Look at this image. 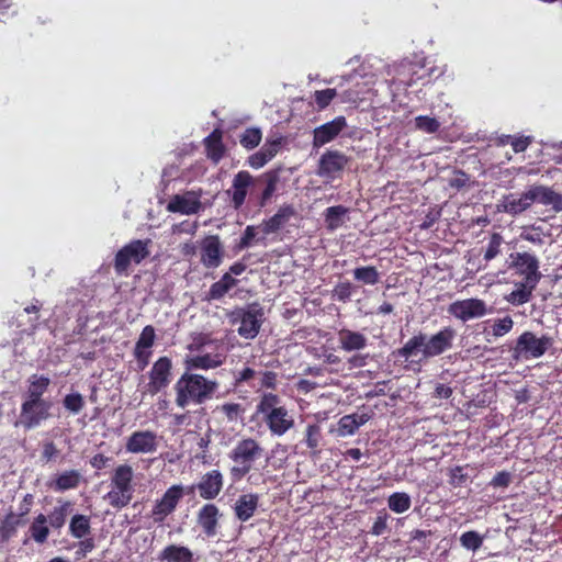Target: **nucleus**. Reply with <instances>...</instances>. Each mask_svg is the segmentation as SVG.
Segmentation results:
<instances>
[{
    "label": "nucleus",
    "instance_id": "1",
    "mask_svg": "<svg viewBox=\"0 0 562 562\" xmlns=\"http://www.w3.org/2000/svg\"><path fill=\"white\" fill-rule=\"evenodd\" d=\"M218 386L217 380L184 370L173 385L175 403L180 408L202 405L214 396Z\"/></svg>",
    "mask_w": 562,
    "mask_h": 562
},
{
    "label": "nucleus",
    "instance_id": "2",
    "mask_svg": "<svg viewBox=\"0 0 562 562\" xmlns=\"http://www.w3.org/2000/svg\"><path fill=\"white\" fill-rule=\"evenodd\" d=\"M456 337V330L446 326L438 333L427 336L426 334L418 333L411 337L402 348L396 350V355L408 361L422 353V359H430L442 355L452 348Z\"/></svg>",
    "mask_w": 562,
    "mask_h": 562
},
{
    "label": "nucleus",
    "instance_id": "3",
    "mask_svg": "<svg viewBox=\"0 0 562 562\" xmlns=\"http://www.w3.org/2000/svg\"><path fill=\"white\" fill-rule=\"evenodd\" d=\"M281 397L273 392H262L256 405V415L272 436L281 437L294 427V418L289 409L281 405Z\"/></svg>",
    "mask_w": 562,
    "mask_h": 562
},
{
    "label": "nucleus",
    "instance_id": "4",
    "mask_svg": "<svg viewBox=\"0 0 562 562\" xmlns=\"http://www.w3.org/2000/svg\"><path fill=\"white\" fill-rule=\"evenodd\" d=\"M138 476L128 465L117 467L111 477V491L104 496L108 503L115 507H125L133 498L138 485Z\"/></svg>",
    "mask_w": 562,
    "mask_h": 562
},
{
    "label": "nucleus",
    "instance_id": "5",
    "mask_svg": "<svg viewBox=\"0 0 562 562\" xmlns=\"http://www.w3.org/2000/svg\"><path fill=\"white\" fill-rule=\"evenodd\" d=\"M263 319V310L258 303L237 307L229 314V321L233 325L239 323L237 329L239 336L246 339H254L261 328Z\"/></svg>",
    "mask_w": 562,
    "mask_h": 562
},
{
    "label": "nucleus",
    "instance_id": "6",
    "mask_svg": "<svg viewBox=\"0 0 562 562\" xmlns=\"http://www.w3.org/2000/svg\"><path fill=\"white\" fill-rule=\"evenodd\" d=\"M553 345V338L549 335L537 337L532 331H524L512 349L514 360L536 359L542 357Z\"/></svg>",
    "mask_w": 562,
    "mask_h": 562
},
{
    "label": "nucleus",
    "instance_id": "7",
    "mask_svg": "<svg viewBox=\"0 0 562 562\" xmlns=\"http://www.w3.org/2000/svg\"><path fill=\"white\" fill-rule=\"evenodd\" d=\"M150 239H135L122 247L114 258V270L116 274H126L131 262L140 263L149 256L148 246Z\"/></svg>",
    "mask_w": 562,
    "mask_h": 562
},
{
    "label": "nucleus",
    "instance_id": "8",
    "mask_svg": "<svg viewBox=\"0 0 562 562\" xmlns=\"http://www.w3.org/2000/svg\"><path fill=\"white\" fill-rule=\"evenodd\" d=\"M52 402H30L23 401L15 427H22L24 430H31L38 427L42 422L50 417Z\"/></svg>",
    "mask_w": 562,
    "mask_h": 562
},
{
    "label": "nucleus",
    "instance_id": "9",
    "mask_svg": "<svg viewBox=\"0 0 562 562\" xmlns=\"http://www.w3.org/2000/svg\"><path fill=\"white\" fill-rule=\"evenodd\" d=\"M172 380V360L162 356L159 357L148 372V383L146 384V393L157 395L168 387Z\"/></svg>",
    "mask_w": 562,
    "mask_h": 562
},
{
    "label": "nucleus",
    "instance_id": "10",
    "mask_svg": "<svg viewBox=\"0 0 562 562\" xmlns=\"http://www.w3.org/2000/svg\"><path fill=\"white\" fill-rule=\"evenodd\" d=\"M350 158L339 150H326L319 158L316 173L329 180L340 177Z\"/></svg>",
    "mask_w": 562,
    "mask_h": 562
},
{
    "label": "nucleus",
    "instance_id": "11",
    "mask_svg": "<svg viewBox=\"0 0 562 562\" xmlns=\"http://www.w3.org/2000/svg\"><path fill=\"white\" fill-rule=\"evenodd\" d=\"M510 267L516 273L524 277V281L529 283H539L541 272L539 271V260L529 252H513L509 256Z\"/></svg>",
    "mask_w": 562,
    "mask_h": 562
},
{
    "label": "nucleus",
    "instance_id": "12",
    "mask_svg": "<svg viewBox=\"0 0 562 562\" xmlns=\"http://www.w3.org/2000/svg\"><path fill=\"white\" fill-rule=\"evenodd\" d=\"M448 313L462 322H467L484 316L487 313V308L483 300L465 299L452 302L448 306Z\"/></svg>",
    "mask_w": 562,
    "mask_h": 562
},
{
    "label": "nucleus",
    "instance_id": "13",
    "mask_svg": "<svg viewBox=\"0 0 562 562\" xmlns=\"http://www.w3.org/2000/svg\"><path fill=\"white\" fill-rule=\"evenodd\" d=\"M286 139L282 135L267 137L262 147L248 157V165L254 169H259L272 160L285 145Z\"/></svg>",
    "mask_w": 562,
    "mask_h": 562
},
{
    "label": "nucleus",
    "instance_id": "14",
    "mask_svg": "<svg viewBox=\"0 0 562 562\" xmlns=\"http://www.w3.org/2000/svg\"><path fill=\"white\" fill-rule=\"evenodd\" d=\"M201 263L207 269L221 266L224 257V248L218 235H207L201 240Z\"/></svg>",
    "mask_w": 562,
    "mask_h": 562
},
{
    "label": "nucleus",
    "instance_id": "15",
    "mask_svg": "<svg viewBox=\"0 0 562 562\" xmlns=\"http://www.w3.org/2000/svg\"><path fill=\"white\" fill-rule=\"evenodd\" d=\"M155 339V328L151 325H146L138 337L133 351L139 370H144L149 364Z\"/></svg>",
    "mask_w": 562,
    "mask_h": 562
},
{
    "label": "nucleus",
    "instance_id": "16",
    "mask_svg": "<svg viewBox=\"0 0 562 562\" xmlns=\"http://www.w3.org/2000/svg\"><path fill=\"white\" fill-rule=\"evenodd\" d=\"M159 446V438L150 430L134 431L127 439L125 448L130 453H154Z\"/></svg>",
    "mask_w": 562,
    "mask_h": 562
},
{
    "label": "nucleus",
    "instance_id": "17",
    "mask_svg": "<svg viewBox=\"0 0 562 562\" xmlns=\"http://www.w3.org/2000/svg\"><path fill=\"white\" fill-rule=\"evenodd\" d=\"M346 127L347 120L342 115L336 116L330 122L317 126L313 131V148H321L333 142Z\"/></svg>",
    "mask_w": 562,
    "mask_h": 562
},
{
    "label": "nucleus",
    "instance_id": "18",
    "mask_svg": "<svg viewBox=\"0 0 562 562\" xmlns=\"http://www.w3.org/2000/svg\"><path fill=\"white\" fill-rule=\"evenodd\" d=\"M226 357L222 353H199L187 355L183 359V368L187 371H209L221 367L225 362Z\"/></svg>",
    "mask_w": 562,
    "mask_h": 562
},
{
    "label": "nucleus",
    "instance_id": "19",
    "mask_svg": "<svg viewBox=\"0 0 562 562\" xmlns=\"http://www.w3.org/2000/svg\"><path fill=\"white\" fill-rule=\"evenodd\" d=\"M372 416V411H361L344 415L337 423L336 432L339 437L352 436L361 426L367 424Z\"/></svg>",
    "mask_w": 562,
    "mask_h": 562
},
{
    "label": "nucleus",
    "instance_id": "20",
    "mask_svg": "<svg viewBox=\"0 0 562 562\" xmlns=\"http://www.w3.org/2000/svg\"><path fill=\"white\" fill-rule=\"evenodd\" d=\"M200 209V199L193 191H187L184 194H176L167 204L168 212L187 215L195 214Z\"/></svg>",
    "mask_w": 562,
    "mask_h": 562
},
{
    "label": "nucleus",
    "instance_id": "21",
    "mask_svg": "<svg viewBox=\"0 0 562 562\" xmlns=\"http://www.w3.org/2000/svg\"><path fill=\"white\" fill-rule=\"evenodd\" d=\"M295 215L296 211L292 204L281 205L274 215L261 223L260 227L263 235L267 236L279 232Z\"/></svg>",
    "mask_w": 562,
    "mask_h": 562
},
{
    "label": "nucleus",
    "instance_id": "22",
    "mask_svg": "<svg viewBox=\"0 0 562 562\" xmlns=\"http://www.w3.org/2000/svg\"><path fill=\"white\" fill-rule=\"evenodd\" d=\"M182 497V487L173 485L167 490L160 501L157 502L153 515L156 520H164L177 506Z\"/></svg>",
    "mask_w": 562,
    "mask_h": 562
},
{
    "label": "nucleus",
    "instance_id": "23",
    "mask_svg": "<svg viewBox=\"0 0 562 562\" xmlns=\"http://www.w3.org/2000/svg\"><path fill=\"white\" fill-rule=\"evenodd\" d=\"M252 183L254 177L246 170H241L234 176L231 204L236 211H238L244 205L248 193V188Z\"/></svg>",
    "mask_w": 562,
    "mask_h": 562
},
{
    "label": "nucleus",
    "instance_id": "24",
    "mask_svg": "<svg viewBox=\"0 0 562 562\" xmlns=\"http://www.w3.org/2000/svg\"><path fill=\"white\" fill-rule=\"evenodd\" d=\"M339 347L347 352L362 350L368 346V338L360 331L341 328L338 331Z\"/></svg>",
    "mask_w": 562,
    "mask_h": 562
},
{
    "label": "nucleus",
    "instance_id": "25",
    "mask_svg": "<svg viewBox=\"0 0 562 562\" xmlns=\"http://www.w3.org/2000/svg\"><path fill=\"white\" fill-rule=\"evenodd\" d=\"M206 157L214 164H218L225 155L226 148L223 144V133L215 128L204 138Z\"/></svg>",
    "mask_w": 562,
    "mask_h": 562
},
{
    "label": "nucleus",
    "instance_id": "26",
    "mask_svg": "<svg viewBox=\"0 0 562 562\" xmlns=\"http://www.w3.org/2000/svg\"><path fill=\"white\" fill-rule=\"evenodd\" d=\"M50 385V379L46 375L32 374L29 378V387L24 401L30 402H50L43 398Z\"/></svg>",
    "mask_w": 562,
    "mask_h": 562
},
{
    "label": "nucleus",
    "instance_id": "27",
    "mask_svg": "<svg viewBox=\"0 0 562 562\" xmlns=\"http://www.w3.org/2000/svg\"><path fill=\"white\" fill-rule=\"evenodd\" d=\"M532 202H539L543 205H552V207L560 212L562 211V194L553 191L551 188L543 186L532 187L530 190Z\"/></svg>",
    "mask_w": 562,
    "mask_h": 562
},
{
    "label": "nucleus",
    "instance_id": "28",
    "mask_svg": "<svg viewBox=\"0 0 562 562\" xmlns=\"http://www.w3.org/2000/svg\"><path fill=\"white\" fill-rule=\"evenodd\" d=\"M222 485V475L218 471L214 470L202 477L198 488L201 497L212 499L218 495Z\"/></svg>",
    "mask_w": 562,
    "mask_h": 562
},
{
    "label": "nucleus",
    "instance_id": "29",
    "mask_svg": "<svg viewBox=\"0 0 562 562\" xmlns=\"http://www.w3.org/2000/svg\"><path fill=\"white\" fill-rule=\"evenodd\" d=\"M532 196L530 191L521 194H508L504 198V211L512 215H517L526 211L532 204Z\"/></svg>",
    "mask_w": 562,
    "mask_h": 562
},
{
    "label": "nucleus",
    "instance_id": "30",
    "mask_svg": "<svg viewBox=\"0 0 562 562\" xmlns=\"http://www.w3.org/2000/svg\"><path fill=\"white\" fill-rule=\"evenodd\" d=\"M161 562H195L192 551L183 546H167L159 554Z\"/></svg>",
    "mask_w": 562,
    "mask_h": 562
},
{
    "label": "nucleus",
    "instance_id": "31",
    "mask_svg": "<svg viewBox=\"0 0 562 562\" xmlns=\"http://www.w3.org/2000/svg\"><path fill=\"white\" fill-rule=\"evenodd\" d=\"M349 209L344 205H335L327 207L323 215L327 231L335 232L341 227L347 218Z\"/></svg>",
    "mask_w": 562,
    "mask_h": 562
},
{
    "label": "nucleus",
    "instance_id": "32",
    "mask_svg": "<svg viewBox=\"0 0 562 562\" xmlns=\"http://www.w3.org/2000/svg\"><path fill=\"white\" fill-rule=\"evenodd\" d=\"M238 284V280L231 276V273H224L222 278L214 282L207 293L206 299L209 301L212 300H221L233 288Z\"/></svg>",
    "mask_w": 562,
    "mask_h": 562
},
{
    "label": "nucleus",
    "instance_id": "33",
    "mask_svg": "<svg viewBox=\"0 0 562 562\" xmlns=\"http://www.w3.org/2000/svg\"><path fill=\"white\" fill-rule=\"evenodd\" d=\"M218 509L213 504H207L202 507L199 513V524L207 536L215 535L217 525Z\"/></svg>",
    "mask_w": 562,
    "mask_h": 562
},
{
    "label": "nucleus",
    "instance_id": "34",
    "mask_svg": "<svg viewBox=\"0 0 562 562\" xmlns=\"http://www.w3.org/2000/svg\"><path fill=\"white\" fill-rule=\"evenodd\" d=\"M258 506V496L246 494L240 496L235 505V513L239 520L246 521L255 514Z\"/></svg>",
    "mask_w": 562,
    "mask_h": 562
},
{
    "label": "nucleus",
    "instance_id": "35",
    "mask_svg": "<svg viewBox=\"0 0 562 562\" xmlns=\"http://www.w3.org/2000/svg\"><path fill=\"white\" fill-rule=\"evenodd\" d=\"M214 412L221 415L228 423H236L243 420L246 408L240 403L226 402L217 405Z\"/></svg>",
    "mask_w": 562,
    "mask_h": 562
},
{
    "label": "nucleus",
    "instance_id": "36",
    "mask_svg": "<svg viewBox=\"0 0 562 562\" xmlns=\"http://www.w3.org/2000/svg\"><path fill=\"white\" fill-rule=\"evenodd\" d=\"M536 288L537 283L519 282L516 284V289L513 290L506 299L513 305H522L531 300L532 292Z\"/></svg>",
    "mask_w": 562,
    "mask_h": 562
},
{
    "label": "nucleus",
    "instance_id": "37",
    "mask_svg": "<svg viewBox=\"0 0 562 562\" xmlns=\"http://www.w3.org/2000/svg\"><path fill=\"white\" fill-rule=\"evenodd\" d=\"M353 278L362 284L375 285L380 281V273L374 266H364L353 270Z\"/></svg>",
    "mask_w": 562,
    "mask_h": 562
},
{
    "label": "nucleus",
    "instance_id": "38",
    "mask_svg": "<svg viewBox=\"0 0 562 562\" xmlns=\"http://www.w3.org/2000/svg\"><path fill=\"white\" fill-rule=\"evenodd\" d=\"M263 181L266 183L265 189L261 193L259 205L265 206L267 202L272 198L277 191V184L279 182L278 171H268L263 175Z\"/></svg>",
    "mask_w": 562,
    "mask_h": 562
},
{
    "label": "nucleus",
    "instance_id": "39",
    "mask_svg": "<svg viewBox=\"0 0 562 562\" xmlns=\"http://www.w3.org/2000/svg\"><path fill=\"white\" fill-rule=\"evenodd\" d=\"M262 139V132L259 127H248L239 135L240 145L247 149H255Z\"/></svg>",
    "mask_w": 562,
    "mask_h": 562
},
{
    "label": "nucleus",
    "instance_id": "40",
    "mask_svg": "<svg viewBox=\"0 0 562 562\" xmlns=\"http://www.w3.org/2000/svg\"><path fill=\"white\" fill-rule=\"evenodd\" d=\"M31 533L36 542L43 543L46 541L49 530L47 527V517L45 515L41 514L35 518L31 526Z\"/></svg>",
    "mask_w": 562,
    "mask_h": 562
},
{
    "label": "nucleus",
    "instance_id": "41",
    "mask_svg": "<svg viewBox=\"0 0 562 562\" xmlns=\"http://www.w3.org/2000/svg\"><path fill=\"white\" fill-rule=\"evenodd\" d=\"M262 451L259 443L254 439L241 440L234 449L233 457H256Z\"/></svg>",
    "mask_w": 562,
    "mask_h": 562
},
{
    "label": "nucleus",
    "instance_id": "42",
    "mask_svg": "<svg viewBox=\"0 0 562 562\" xmlns=\"http://www.w3.org/2000/svg\"><path fill=\"white\" fill-rule=\"evenodd\" d=\"M261 228L260 226H255V225H248L244 233H243V236L240 237L239 241L235 245V250L236 251H240V250H244L248 247H250L255 241H261L265 239L266 236L261 237V238H257V231Z\"/></svg>",
    "mask_w": 562,
    "mask_h": 562
},
{
    "label": "nucleus",
    "instance_id": "43",
    "mask_svg": "<svg viewBox=\"0 0 562 562\" xmlns=\"http://www.w3.org/2000/svg\"><path fill=\"white\" fill-rule=\"evenodd\" d=\"M70 533L75 538H82L87 536L90 531V522L89 518L83 515H76L71 518L70 525H69Z\"/></svg>",
    "mask_w": 562,
    "mask_h": 562
},
{
    "label": "nucleus",
    "instance_id": "44",
    "mask_svg": "<svg viewBox=\"0 0 562 562\" xmlns=\"http://www.w3.org/2000/svg\"><path fill=\"white\" fill-rule=\"evenodd\" d=\"M323 436L322 429L317 424L307 425L305 431V442L311 448L313 453L319 452L318 448L322 445Z\"/></svg>",
    "mask_w": 562,
    "mask_h": 562
},
{
    "label": "nucleus",
    "instance_id": "45",
    "mask_svg": "<svg viewBox=\"0 0 562 562\" xmlns=\"http://www.w3.org/2000/svg\"><path fill=\"white\" fill-rule=\"evenodd\" d=\"M257 375L259 376L257 392L263 390H277L279 382V374L277 372L266 370L257 372Z\"/></svg>",
    "mask_w": 562,
    "mask_h": 562
},
{
    "label": "nucleus",
    "instance_id": "46",
    "mask_svg": "<svg viewBox=\"0 0 562 562\" xmlns=\"http://www.w3.org/2000/svg\"><path fill=\"white\" fill-rule=\"evenodd\" d=\"M387 503L391 510L402 514L411 507V497L406 493H394L389 497Z\"/></svg>",
    "mask_w": 562,
    "mask_h": 562
},
{
    "label": "nucleus",
    "instance_id": "47",
    "mask_svg": "<svg viewBox=\"0 0 562 562\" xmlns=\"http://www.w3.org/2000/svg\"><path fill=\"white\" fill-rule=\"evenodd\" d=\"M414 122L416 130L427 134H435L440 128V122L428 115H418L415 117Z\"/></svg>",
    "mask_w": 562,
    "mask_h": 562
},
{
    "label": "nucleus",
    "instance_id": "48",
    "mask_svg": "<svg viewBox=\"0 0 562 562\" xmlns=\"http://www.w3.org/2000/svg\"><path fill=\"white\" fill-rule=\"evenodd\" d=\"M504 239L499 233H493L484 251L483 258L485 261H491L501 254Z\"/></svg>",
    "mask_w": 562,
    "mask_h": 562
},
{
    "label": "nucleus",
    "instance_id": "49",
    "mask_svg": "<svg viewBox=\"0 0 562 562\" xmlns=\"http://www.w3.org/2000/svg\"><path fill=\"white\" fill-rule=\"evenodd\" d=\"M63 405L68 412L78 414L85 407V400L80 393H70L64 397Z\"/></svg>",
    "mask_w": 562,
    "mask_h": 562
},
{
    "label": "nucleus",
    "instance_id": "50",
    "mask_svg": "<svg viewBox=\"0 0 562 562\" xmlns=\"http://www.w3.org/2000/svg\"><path fill=\"white\" fill-rule=\"evenodd\" d=\"M337 91L334 88H327L324 90H316L314 92V100L319 111L326 109L331 101L336 98Z\"/></svg>",
    "mask_w": 562,
    "mask_h": 562
},
{
    "label": "nucleus",
    "instance_id": "51",
    "mask_svg": "<svg viewBox=\"0 0 562 562\" xmlns=\"http://www.w3.org/2000/svg\"><path fill=\"white\" fill-rule=\"evenodd\" d=\"M80 475L76 471H68L60 474L56 480V486L58 490L74 488L79 483Z\"/></svg>",
    "mask_w": 562,
    "mask_h": 562
},
{
    "label": "nucleus",
    "instance_id": "52",
    "mask_svg": "<svg viewBox=\"0 0 562 562\" xmlns=\"http://www.w3.org/2000/svg\"><path fill=\"white\" fill-rule=\"evenodd\" d=\"M70 504L65 503L64 505L54 508L49 515V524L54 528H60L66 521V517L69 513Z\"/></svg>",
    "mask_w": 562,
    "mask_h": 562
},
{
    "label": "nucleus",
    "instance_id": "53",
    "mask_svg": "<svg viewBox=\"0 0 562 562\" xmlns=\"http://www.w3.org/2000/svg\"><path fill=\"white\" fill-rule=\"evenodd\" d=\"M353 289L349 281L338 282L333 290V299L339 302H347L350 300Z\"/></svg>",
    "mask_w": 562,
    "mask_h": 562
},
{
    "label": "nucleus",
    "instance_id": "54",
    "mask_svg": "<svg viewBox=\"0 0 562 562\" xmlns=\"http://www.w3.org/2000/svg\"><path fill=\"white\" fill-rule=\"evenodd\" d=\"M514 321L510 316L496 319L492 325V334L495 337H502L513 329Z\"/></svg>",
    "mask_w": 562,
    "mask_h": 562
},
{
    "label": "nucleus",
    "instance_id": "55",
    "mask_svg": "<svg viewBox=\"0 0 562 562\" xmlns=\"http://www.w3.org/2000/svg\"><path fill=\"white\" fill-rule=\"evenodd\" d=\"M257 375V371L250 367H244L234 375V385L240 386L247 383L249 386L255 387V384L250 383L252 379Z\"/></svg>",
    "mask_w": 562,
    "mask_h": 562
},
{
    "label": "nucleus",
    "instance_id": "56",
    "mask_svg": "<svg viewBox=\"0 0 562 562\" xmlns=\"http://www.w3.org/2000/svg\"><path fill=\"white\" fill-rule=\"evenodd\" d=\"M461 544L468 550H477L483 542L482 537L475 531L464 532L460 538Z\"/></svg>",
    "mask_w": 562,
    "mask_h": 562
},
{
    "label": "nucleus",
    "instance_id": "57",
    "mask_svg": "<svg viewBox=\"0 0 562 562\" xmlns=\"http://www.w3.org/2000/svg\"><path fill=\"white\" fill-rule=\"evenodd\" d=\"M16 525L18 518L15 515L9 514L0 527V538L2 541H7L14 533Z\"/></svg>",
    "mask_w": 562,
    "mask_h": 562
},
{
    "label": "nucleus",
    "instance_id": "58",
    "mask_svg": "<svg viewBox=\"0 0 562 562\" xmlns=\"http://www.w3.org/2000/svg\"><path fill=\"white\" fill-rule=\"evenodd\" d=\"M211 336L209 334H196L192 341L188 345V350L190 352H200L203 348L211 342Z\"/></svg>",
    "mask_w": 562,
    "mask_h": 562
},
{
    "label": "nucleus",
    "instance_id": "59",
    "mask_svg": "<svg viewBox=\"0 0 562 562\" xmlns=\"http://www.w3.org/2000/svg\"><path fill=\"white\" fill-rule=\"evenodd\" d=\"M532 136H513L512 147L518 154L525 151L532 143Z\"/></svg>",
    "mask_w": 562,
    "mask_h": 562
},
{
    "label": "nucleus",
    "instance_id": "60",
    "mask_svg": "<svg viewBox=\"0 0 562 562\" xmlns=\"http://www.w3.org/2000/svg\"><path fill=\"white\" fill-rule=\"evenodd\" d=\"M451 395H452V389L449 385L442 384V383H439L436 385L435 391H434V396L436 398L447 400Z\"/></svg>",
    "mask_w": 562,
    "mask_h": 562
},
{
    "label": "nucleus",
    "instance_id": "61",
    "mask_svg": "<svg viewBox=\"0 0 562 562\" xmlns=\"http://www.w3.org/2000/svg\"><path fill=\"white\" fill-rule=\"evenodd\" d=\"M510 482V474L507 472L497 473L492 480V484L495 487H506Z\"/></svg>",
    "mask_w": 562,
    "mask_h": 562
},
{
    "label": "nucleus",
    "instance_id": "62",
    "mask_svg": "<svg viewBox=\"0 0 562 562\" xmlns=\"http://www.w3.org/2000/svg\"><path fill=\"white\" fill-rule=\"evenodd\" d=\"M360 100H361V98H360L359 93L357 91H353V90H346L341 94V101L342 102L357 103Z\"/></svg>",
    "mask_w": 562,
    "mask_h": 562
},
{
    "label": "nucleus",
    "instance_id": "63",
    "mask_svg": "<svg viewBox=\"0 0 562 562\" xmlns=\"http://www.w3.org/2000/svg\"><path fill=\"white\" fill-rule=\"evenodd\" d=\"M246 268H247V266L244 262L237 261L229 267V269L226 273H231L232 277L240 276L241 273L245 272Z\"/></svg>",
    "mask_w": 562,
    "mask_h": 562
},
{
    "label": "nucleus",
    "instance_id": "64",
    "mask_svg": "<svg viewBox=\"0 0 562 562\" xmlns=\"http://www.w3.org/2000/svg\"><path fill=\"white\" fill-rule=\"evenodd\" d=\"M520 237L524 240H527V241H530V243H533V244H542V241H543L539 234L522 233L520 235Z\"/></svg>",
    "mask_w": 562,
    "mask_h": 562
}]
</instances>
